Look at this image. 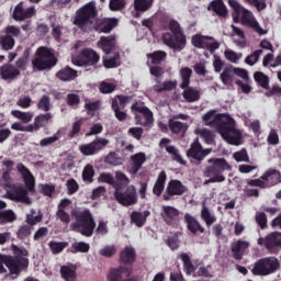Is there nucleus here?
I'll return each instance as SVG.
<instances>
[{
  "instance_id": "1",
  "label": "nucleus",
  "mask_w": 281,
  "mask_h": 281,
  "mask_svg": "<svg viewBox=\"0 0 281 281\" xmlns=\"http://www.w3.org/2000/svg\"><path fill=\"white\" fill-rule=\"evenodd\" d=\"M206 126H213L220 135L232 146L243 144V133L236 128V121L229 114H216V110H210L202 117Z\"/></svg>"
},
{
  "instance_id": "2",
  "label": "nucleus",
  "mask_w": 281,
  "mask_h": 281,
  "mask_svg": "<svg viewBox=\"0 0 281 281\" xmlns=\"http://www.w3.org/2000/svg\"><path fill=\"white\" fill-rule=\"evenodd\" d=\"M11 251L13 256L0 254V276L8 273L9 269L10 278L16 280L30 267V251L25 247H19L15 244L11 245Z\"/></svg>"
},
{
  "instance_id": "3",
  "label": "nucleus",
  "mask_w": 281,
  "mask_h": 281,
  "mask_svg": "<svg viewBox=\"0 0 281 281\" xmlns=\"http://www.w3.org/2000/svg\"><path fill=\"white\" fill-rule=\"evenodd\" d=\"M161 30H169L170 32H166L161 36V41L164 45L173 49V52H183L186 46L188 45V38L186 37V33H183V29L179 21L175 19H170L167 15H162L159 19Z\"/></svg>"
},
{
  "instance_id": "4",
  "label": "nucleus",
  "mask_w": 281,
  "mask_h": 281,
  "mask_svg": "<svg viewBox=\"0 0 281 281\" xmlns=\"http://www.w3.org/2000/svg\"><path fill=\"white\" fill-rule=\"evenodd\" d=\"M72 23L81 32H91L98 23V5L95 1H90L80 7L76 13Z\"/></svg>"
},
{
  "instance_id": "5",
  "label": "nucleus",
  "mask_w": 281,
  "mask_h": 281,
  "mask_svg": "<svg viewBox=\"0 0 281 281\" xmlns=\"http://www.w3.org/2000/svg\"><path fill=\"white\" fill-rule=\"evenodd\" d=\"M71 216L75 218V223L71 224L72 231L91 238L93 232L95 231V220H93V214L89 209L80 211V209H74L71 211Z\"/></svg>"
},
{
  "instance_id": "6",
  "label": "nucleus",
  "mask_w": 281,
  "mask_h": 281,
  "mask_svg": "<svg viewBox=\"0 0 281 281\" xmlns=\"http://www.w3.org/2000/svg\"><path fill=\"white\" fill-rule=\"evenodd\" d=\"M228 4L234 10V21H238L241 16L243 25H246V27H250L251 30H254V32L259 34V36H265V34H267V31H265L262 26H260L251 11L240 5V3H238V1L236 0H228Z\"/></svg>"
},
{
  "instance_id": "7",
  "label": "nucleus",
  "mask_w": 281,
  "mask_h": 281,
  "mask_svg": "<svg viewBox=\"0 0 281 281\" xmlns=\"http://www.w3.org/2000/svg\"><path fill=\"white\" fill-rule=\"evenodd\" d=\"M33 71H49L58 65V58L54 54V49L47 46H40L31 61Z\"/></svg>"
},
{
  "instance_id": "8",
  "label": "nucleus",
  "mask_w": 281,
  "mask_h": 281,
  "mask_svg": "<svg viewBox=\"0 0 281 281\" xmlns=\"http://www.w3.org/2000/svg\"><path fill=\"white\" fill-rule=\"evenodd\" d=\"M280 269V260L278 257H263L258 259L251 269L252 276L267 277L276 273Z\"/></svg>"
},
{
  "instance_id": "9",
  "label": "nucleus",
  "mask_w": 281,
  "mask_h": 281,
  "mask_svg": "<svg viewBox=\"0 0 281 281\" xmlns=\"http://www.w3.org/2000/svg\"><path fill=\"white\" fill-rule=\"evenodd\" d=\"M207 162L210 165L204 170V177H214L220 183H223L225 181L223 173L225 170H232L229 162L225 158H210Z\"/></svg>"
},
{
  "instance_id": "10",
  "label": "nucleus",
  "mask_w": 281,
  "mask_h": 281,
  "mask_svg": "<svg viewBox=\"0 0 281 281\" xmlns=\"http://www.w3.org/2000/svg\"><path fill=\"white\" fill-rule=\"evenodd\" d=\"M119 187L114 191V199L123 205V207H131V205H137V189L135 186Z\"/></svg>"
},
{
  "instance_id": "11",
  "label": "nucleus",
  "mask_w": 281,
  "mask_h": 281,
  "mask_svg": "<svg viewBox=\"0 0 281 281\" xmlns=\"http://www.w3.org/2000/svg\"><path fill=\"white\" fill-rule=\"evenodd\" d=\"M131 111L135 115V122L139 126H153V123L155 122V116L153 114V111L144 104V102H135L131 106ZM143 115V117L138 114Z\"/></svg>"
},
{
  "instance_id": "12",
  "label": "nucleus",
  "mask_w": 281,
  "mask_h": 281,
  "mask_svg": "<svg viewBox=\"0 0 281 281\" xmlns=\"http://www.w3.org/2000/svg\"><path fill=\"white\" fill-rule=\"evenodd\" d=\"M133 100V95L117 94L111 101V109L114 112V116L119 122H126L128 120V113H126V105Z\"/></svg>"
},
{
  "instance_id": "13",
  "label": "nucleus",
  "mask_w": 281,
  "mask_h": 281,
  "mask_svg": "<svg viewBox=\"0 0 281 281\" xmlns=\"http://www.w3.org/2000/svg\"><path fill=\"white\" fill-rule=\"evenodd\" d=\"M72 63L77 67H95L100 63V55L92 48H83L72 57Z\"/></svg>"
},
{
  "instance_id": "14",
  "label": "nucleus",
  "mask_w": 281,
  "mask_h": 281,
  "mask_svg": "<svg viewBox=\"0 0 281 281\" xmlns=\"http://www.w3.org/2000/svg\"><path fill=\"white\" fill-rule=\"evenodd\" d=\"M191 45L196 47V49H206L210 54H214V52L221 47V43H218L213 36L203 35L201 33L192 35Z\"/></svg>"
},
{
  "instance_id": "15",
  "label": "nucleus",
  "mask_w": 281,
  "mask_h": 281,
  "mask_svg": "<svg viewBox=\"0 0 281 281\" xmlns=\"http://www.w3.org/2000/svg\"><path fill=\"white\" fill-rule=\"evenodd\" d=\"M99 181L100 183H108L109 186H112L114 190L116 188H126V186L131 183V179H128V177L122 171H116L115 177L111 173L103 172L99 176Z\"/></svg>"
},
{
  "instance_id": "16",
  "label": "nucleus",
  "mask_w": 281,
  "mask_h": 281,
  "mask_svg": "<svg viewBox=\"0 0 281 281\" xmlns=\"http://www.w3.org/2000/svg\"><path fill=\"white\" fill-rule=\"evenodd\" d=\"M258 245L265 247L269 254H279L281 247V233L272 232L266 237H260L258 239Z\"/></svg>"
},
{
  "instance_id": "17",
  "label": "nucleus",
  "mask_w": 281,
  "mask_h": 281,
  "mask_svg": "<svg viewBox=\"0 0 281 281\" xmlns=\"http://www.w3.org/2000/svg\"><path fill=\"white\" fill-rule=\"evenodd\" d=\"M109 146V139L102 137H95L91 143L79 146V150L85 157H91L98 155L100 150H104Z\"/></svg>"
},
{
  "instance_id": "18",
  "label": "nucleus",
  "mask_w": 281,
  "mask_h": 281,
  "mask_svg": "<svg viewBox=\"0 0 281 281\" xmlns=\"http://www.w3.org/2000/svg\"><path fill=\"white\" fill-rule=\"evenodd\" d=\"M27 192L30 190L24 189L23 186H16L13 184L7 190V196L10 199V201H15L16 203H26V205H30L32 201L30 200V196H27Z\"/></svg>"
},
{
  "instance_id": "19",
  "label": "nucleus",
  "mask_w": 281,
  "mask_h": 281,
  "mask_svg": "<svg viewBox=\"0 0 281 281\" xmlns=\"http://www.w3.org/2000/svg\"><path fill=\"white\" fill-rule=\"evenodd\" d=\"M188 191V187L181 180H170L164 194V201H170L172 196H182Z\"/></svg>"
},
{
  "instance_id": "20",
  "label": "nucleus",
  "mask_w": 281,
  "mask_h": 281,
  "mask_svg": "<svg viewBox=\"0 0 281 281\" xmlns=\"http://www.w3.org/2000/svg\"><path fill=\"white\" fill-rule=\"evenodd\" d=\"M210 153H212V149H203V146H201V143H199V139H196L191 144L190 149L187 151V157L201 164V161H203V159H205Z\"/></svg>"
},
{
  "instance_id": "21",
  "label": "nucleus",
  "mask_w": 281,
  "mask_h": 281,
  "mask_svg": "<svg viewBox=\"0 0 281 281\" xmlns=\"http://www.w3.org/2000/svg\"><path fill=\"white\" fill-rule=\"evenodd\" d=\"M180 214L181 212L177 207L170 205H162V212L160 213V216L166 225L172 226L179 223Z\"/></svg>"
},
{
  "instance_id": "22",
  "label": "nucleus",
  "mask_w": 281,
  "mask_h": 281,
  "mask_svg": "<svg viewBox=\"0 0 281 281\" xmlns=\"http://www.w3.org/2000/svg\"><path fill=\"white\" fill-rule=\"evenodd\" d=\"M18 172L21 173V177L24 181V186L29 192H34L36 180L34 179V175H32V171L23 162H20L16 165Z\"/></svg>"
},
{
  "instance_id": "23",
  "label": "nucleus",
  "mask_w": 281,
  "mask_h": 281,
  "mask_svg": "<svg viewBox=\"0 0 281 281\" xmlns=\"http://www.w3.org/2000/svg\"><path fill=\"white\" fill-rule=\"evenodd\" d=\"M137 260V251L133 246H125L119 256L120 265H124L125 267H133L135 261Z\"/></svg>"
},
{
  "instance_id": "24",
  "label": "nucleus",
  "mask_w": 281,
  "mask_h": 281,
  "mask_svg": "<svg viewBox=\"0 0 281 281\" xmlns=\"http://www.w3.org/2000/svg\"><path fill=\"white\" fill-rule=\"evenodd\" d=\"M124 273H126V278H128L133 273V269L126 266H119L116 268H110L106 274L108 281H123Z\"/></svg>"
},
{
  "instance_id": "25",
  "label": "nucleus",
  "mask_w": 281,
  "mask_h": 281,
  "mask_svg": "<svg viewBox=\"0 0 281 281\" xmlns=\"http://www.w3.org/2000/svg\"><path fill=\"white\" fill-rule=\"evenodd\" d=\"M184 223L187 225L188 232L190 234L196 235V234H205V227L194 217V215L190 213L184 214Z\"/></svg>"
},
{
  "instance_id": "26",
  "label": "nucleus",
  "mask_w": 281,
  "mask_h": 281,
  "mask_svg": "<svg viewBox=\"0 0 281 281\" xmlns=\"http://www.w3.org/2000/svg\"><path fill=\"white\" fill-rule=\"evenodd\" d=\"M34 14H36V9L34 7L23 9V2L16 4L13 10L14 21H25L26 19H32Z\"/></svg>"
},
{
  "instance_id": "27",
  "label": "nucleus",
  "mask_w": 281,
  "mask_h": 281,
  "mask_svg": "<svg viewBox=\"0 0 281 281\" xmlns=\"http://www.w3.org/2000/svg\"><path fill=\"white\" fill-rule=\"evenodd\" d=\"M247 249H249V241L243 239H238L231 245V252L235 260H243V256H245Z\"/></svg>"
},
{
  "instance_id": "28",
  "label": "nucleus",
  "mask_w": 281,
  "mask_h": 281,
  "mask_svg": "<svg viewBox=\"0 0 281 281\" xmlns=\"http://www.w3.org/2000/svg\"><path fill=\"white\" fill-rule=\"evenodd\" d=\"M21 76V70L12 64H4L0 67V78L2 80H16Z\"/></svg>"
},
{
  "instance_id": "29",
  "label": "nucleus",
  "mask_w": 281,
  "mask_h": 281,
  "mask_svg": "<svg viewBox=\"0 0 281 281\" xmlns=\"http://www.w3.org/2000/svg\"><path fill=\"white\" fill-rule=\"evenodd\" d=\"M263 183L266 188H273V186H278L281 183V173L280 170L277 169H268L262 176Z\"/></svg>"
},
{
  "instance_id": "30",
  "label": "nucleus",
  "mask_w": 281,
  "mask_h": 281,
  "mask_svg": "<svg viewBox=\"0 0 281 281\" xmlns=\"http://www.w3.org/2000/svg\"><path fill=\"white\" fill-rule=\"evenodd\" d=\"M69 205H71V200L63 199L57 206L56 217L61 223H65V225H69V223H71V217L69 216V213L65 212V209L69 207Z\"/></svg>"
},
{
  "instance_id": "31",
  "label": "nucleus",
  "mask_w": 281,
  "mask_h": 281,
  "mask_svg": "<svg viewBox=\"0 0 281 281\" xmlns=\"http://www.w3.org/2000/svg\"><path fill=\"white\" fill-rule=\"evenodd\" d=\"M55 76L61 82H72V80H76V78H78V70L66 66L59 69Z\"/></svg>"
},
{
  "instance_id": "32",
  "label": "nucleus",
  "mask_w": 281,
  "mask_h": 281,
  "mask_svg": "<svg viewBox=\"0 0 281 281\" xmlns=\"http://www.w3.org/2000/svg\"><path fill=\"white\" fill-rule=\"evenodd\" d=\"M114 27H117V19L110 18L102 20L99 24L97 22L92 30H95V32H102L103 34H110V32H113Z\"/></svg>"
},
{
  "instance_id": "33",
  "label": "nucleus",
  "mask_w": 281,
  "mask_h": 281,
  "mask_svg": "<svg viewBox=\"0 0 281 281\" xmlns=\"http://www.w3.org/2000/svg\"><path fill=\"white\" fill-rule=\"evenodd\" d=\"M168 126L169 131L173 135H180V137H186V133H188V124L180 121H175V119L168 120Z\"/></svg>"
},
{
  "instance_id": "34",
  "label": "nucleus",
  "mask_w": 281,
  "mask_h": 281,
  "mask_svg": "<svg viewBox=\"0 0 281 281\" xmlns=\"http://www.w3.org/2000/svg\"><path fill=\"white\" fill-rule=\"evenodd\" d=\"M148 216H150V211H144L143 213L139 211H133L130 215V218L131 223L136 225V227H144Z\"/></svg>"
},
{
  "instance_id": "35",
  "label": "nucleus",
  "mask_w": 281,
  "mask_h": 281,
  "mask_svg": "<svg viewBox=\"0 0 281 281\" xmlns=\"http://www.w3.org/2000/svg\"><path fill=\"white\" fill-rule=\"evenodd\" d=\"M99 45L101 49L104 52V54H111V52H114L116 46L115 36H102L99 41Z\"/></svg>"
},
{
  "instance_id": "36",
  "label": "nucleus",
  "mask_w": 281,
  "mask_h": 281,
  "mask_svg": "<svg viewBox=\"0 0 281 281\" xmlns=\"http://www.w3.org/2000/svg\"><path fill=\"white\" fill-rule=\"evenodd\" d=\"M209 10H212L215 12L217 16H222V19H227V7L225 5V2L223 0H213L210 2Z\"/></svg>"
},
{
  "instance_id": "37",
  "label": "nucleus",
  "mask_w": 281,
  "mask_h": 281,
  "mask_svg": "<svg viewBox=\"0 0 281 281\" xmlns=\"http://www.w3.org/2000/svg\"><path fill=\"white\" fill-rule=\"evenodd\" d=\"M166 179H168L166 171H160L153 188V194H155V196H161L164 193V189L166 188Z\"/></svg>"
},
{
  "instance_id": "38",
  "label": "nucleus",
  "mask_w": 281,
  "mask_h": 281,
  "mask_svg": "<svg viewBox=\"0 0 281 281\" xmlns=\"http://www.w3.org/2000/svg\"><path fill=\"white\" fill-rule=\"evenodd\" d=\"M59 273L65 281H76L78 274L76 273V267L74 266H61Z\"/></svg>"
},
{
  "instance_id": "39",
  "label": "nucleus",
  "mask_w": 281,
  "mask_h": 281,
  "mask_svg": "<svg viewBox=\"0 0 281 281\" xmlns=\"http://www.w3.org/2000/svg\"><path fill=\"white\" fill-rule=\"evenodd\" d=\"M155 0H134V10L136 11V18H139V12H148Z\"/></svg>"
},
{
  "instance_id": "40",
  "label": "nucleus",
  "mask_w": 281,
  "mask_h": 281,
  "mask_svg": "<svg viewBox=\"0 0 281 281\" xmlns=\"http://www.w3.org/2000/svg\"><path fill=\"white\" fill-rule=\"evenodd\" d=\"M182 98L186 102H199V100H201V92L189 86L188 88H184Z\"/></svg>"
},
{
  "instance_id": "41",
  "label": "nucleus",
  "mask_w": 281,
  "mask_h": 281,
  "mask_svg": "<svg viewBox=\"0 0 281 281\" xmlns=\"http://www.w3.org/2000/svg\"><path fill=\"white\" fill-rule=\"evenodd\" d=\"M201 218L204 221L206 227H212L216 223V216L210 212V209L205 206V202L202 204Z\"/></svg>"
},
{
  "instance_id": "42",
  "label": "nucleus",
  "mask_w": 281,
  "mask_h": 281,
  "mask_svg": "<svg viewBox=\"0 0 281 281\" xmlns=\"http://www.w3.org/2000/svg\"><path fill=\"white\" fill-rule=\"evenodd\" d=\"M180 258L183 262V271L187 276H192L194 271H196V268H194V263H192V259H190V255L182 252L180 255Z\"/></svg>"
},
{
  "instance_id": "43",
  "label": "nucleus",
  "mask_w": 281,
  "mask_h": 281,
  "mask_svg": "<svg viewBox=\"0 0 281 281\" xmlns=\"http://www.w3.org/2000/svg\"><path fill=\"white\" fill-rule=\"evenodd\" d=\"M0 45L3 52H12L16 45V41L10 35H2L0 36Z\"/></svg>"
},
{
  "instance_id": "44",
  "label": "nucleus",
  "mask_w": 281,
  "mask_h": 281,
  "mask_svg": "<svg viewBox=\"0 0 281 281\" xmlns=\"http://www.w3.org/2000/svg\"><path fill=\"white\" fill-rule=\"evenodd\" d=\"M52 113L47 112L45 114H40L35 116L34 122H35V128H45L49 122H52Z\"/></svg>"
},
{
  "instance_id": "45",
  "label": "nucleus",
  "mask_w": 281,
  "mask_h": 281,
  "mask_svg": "<svg viewBox=\"0 0 281 281\" xmlns=\"http://www.w3.org/2000/svg\"><path fill=\"white\" fill-rule=\"evenodd\" d=\"M48 247L55 256L58 254H63L67 247H69V243L67 241H49Z\"/></svg>"
},
{
  "instance_id": "46",
  "label": "nucleus",
  "mask_w": 281,
  "mask_h": 281,
  "mask_svg": "<svg viewBox=\"0 0 281 281\" xmlns=\"http://www.w3.org/2000/svg\"><path fill=\"white\" fill-rule=\"evenodd\" d=\"M166 151L172 156L173 161H177V164H180L181 166H187V161L181 157V154H179V149L177 147L169 145L166 146Z\"/></svg>"
},
{
  "instance_id": "47",
  "label": "nucleus",
  "mask_w": 281,
  "mask_h": 281,
  "mask_svg": "<svg viewBox=\"0 0 281 281\" xmlns=\"http://www.w3.org/2000/svg\"><path fill=\"white\" fill-rule=\"evenodd\" d=\"M180 76L182 80L180 88L188 89L190 87V79L192 78V70L188 67L181 68Z\"/></svg>"
},
{
  "instance_id": "48",
  "label": "nucleus",
  "mask_w": 281,
  "mask_h": 281,
  "mask_svg": "<svg viewBox=\"0 0 281 281\" xmlns=\"http://www.w3.org/2000/svg\"><path fill=\"white\" fill-rule=\"evenodd\" d=\"M153 65H161L166 58H168V53L164 50H156L151 54H148Z\"/></svg>"
},
{
  "instance_id": "49",
  "label": "nucleus",
  "mask_w": 281,
  "mask_h": 281,
  "mask_svg": "<svg viewBox=\"0 0 281 281\" xmlns=\"http://www.w3.org/2000/svg\"><path fill=\"white\" fill-rule=\"evenodd\" d=\"M27 60H30V49H25L23 55L15 61V69L25 71L27 69Z\"/></svg>"
},
{
  "instance_id": "50",
  "label": "nucleus",
  "mask_w": 281,
  "mask_h": 281,
  "mask_svg": "<svg viewBox=\"0 0 281 281\" xmlns=\"http://www.w3.org/2000/svg\"><path fill=\"white\" fill-rule=\"evenodd\" d=\"M254 78L257 85H259V87L269 90V76L265 75L261 71H257L255 72Z\"/></svg>"
},
{
  "instance_id": "51",
  "label": "nucleus",
  "mask_w": 281,
  "mask_h": 281,
  "mask_svg": "<svg viewBox=\"0 0 281 281\" xmlns=\"http://www.w3.org/2000/svg\"><path fill=\"white\" fill-rule=\"evenodd\" d=\"M153 89L157 93H161V91H172L177 89V81H165L161 85H155Z\"/></svg>"
},
{
  "instance_id": "52",
  "label": "nucleus",
  "mask_w": 281,
  "mask_h": 281,
  "mask_svg": "<svg viewBox=\"0 0 281 281\" xmlns=\"http://www.w3.org/2000/svg\"><path fill=\"white\" fill-rule=\"evenodd\" d=\"M93 177H95V169H93V165H86L82 170V180L88 181V183H93Z\"/></svg>"
},
{
  "instance_id": "53",
  "label": "nucleus",
  "mask_w": 281,
  "mask_h": 281,
  "mask_svg": "<svg viewBox=\"0 0 281 281\" xmlns=\"http://www.w3.org/2000/svg\"><path fill=\"white\" fill-rule=\"evenodd\" d=\"M11 115H13V117H16V120H21V122H23V124H29V122H32V119L34 117V115L30 112H21L19 110H13L11 112Z\"/></svg>"
},
{
  "instance_id": "54",
  "label": "nucleus",
  "mask_w": 281,
  "mask_h": 281,
  "mask_svg": "<svg viewBox=\"0 0 281 281\" xmlns=\"http://www.w3.org/2000/svg\"><path fill=\"white\" fill-rule=\"evenodd\" d=\"M234 76H235L234 68L228 67L223 70L220 78H221L223 85H232V82H234Z\"/></svg>"
},
{
  "instance_id": "55",
  "label": "nucleus",
  "mask_w": 281,
  "mask_h": 281,
  "mask_svg": "<svg viewBox=\"0 0 281 281\" xmlns=\"http://www.w3.org/2000/svg\"><path fill=\"white\" fill-rule=\"evenodd\" d=\"M103 66L105 69H115V67H120V53H114L112 57L103 59Z\"/></svg>"
},
{
  "instance_id": "56",
  "label": "nucleus",
  "mask_w": 281,
  "mask_h": 281,
  "mask_svg": "<svg viewBox=\"0 0 281 281\" xmlns=\"http://www.w3.org/2000/svg\"><path fill=\"white\" fill-rule=\"evenodd\" d=\"M37 109L40 111H45V113H47L48 111L52 110V99L49 98V95L44 94L38 103H37Z\"/></svg>"
},
{
  "instance_id": "57",
  "label": "nucleus",
  "mask_w": 281,
  "mask_h": 281,
  "mask_svg": "<svg viewBox=\"0 0 281 281\" xmlns=\"http://www.w3.org/2000/svg\"><path fill=\"white\" fill-rule=\"evenodd\" d=\"M109 9L111 12H122V10H126V0H110Z\"/></svg>"
},
{
  "instance_id": "58",
  "label": "nucleus",
  "mask_w": 281,
  "mask_h": 281,
  "mask_svg": "<svg viewBox=\"0 0 281 281\" xmlns=\"http://www.w3.org/2000/svg\"><path fill=\"white\" fill-rule=\"evenodd\" d=\"M30 236H32V227L30 225L25 224L19 227L16 232V238H19V240H25L30 238Z\"/></svg>"
},
{
  "instance_id": "59",
  "label": "nucleus",
  "mask_w": 281,
  "mask_h": 281,
  "mask_svg": "<svg viewBox=\"0 0 281 281\" xmlns=\"http://www.w3.org/2000/svg\"><path fill=\"white\" fill-rule=\"evenodd\" d=\"M72 254H89L91 246L85 241H76L72 244Z\"/></svg>"
},
{
  "instance_id": "60",
  "label": "nucleus",
  "mask_w": 281,
  "mask_h": 281,
  "mask_svg": "<svg viewBox=\"0 0 281 281\" xmlns=\"http://www.w3.org/2000/svg\"><path fill=\"white\" fill-rule=\"evenodd\" d=\"M0 221H2V223H14V221H16V213L12 210L1 211Z\"/></svg>"
},
{
  "instance_id": "61",
  "label": "nucleus",
  "mask_w": 281,
  "mask_h": 281,
  "mask_svg": "<svg viewBox=\"0 0 281 281\" xmlns=\"http://www.w3.org/2000/svg\"><path fill=\"white\" fill-rule=\"evenodd\" d=\"M260 56H262V49H257L252 54L248 55L245 58L246 65H249L250 67H254L255 64L260 60Z\"/></svg>"
},
{
  "instance_id": "62",
  "label": "nucleus",
  "mask_w": 281,
  "mask_h": 281,
  "mask_svg": "<svg viewBox=\"0 0 281 281\" xmlns=\"http://www.w3.org/2000/svg\"><path fill=\"white\" fill-rule=\"evenodd\" d=\"M131 161H132V165L138 166V168H142V166L146 164V154L140 151L135 155H132Z\"/></svg>"
},
{
  "instance_id": "63",
  "label": "nucleus",
  "mask_w": 281,
  "mask_h": 281,
  "mask_svg": "<svg viewBox=\"0 0 281 281\" xmlns=\"http://www.w3.org/2000/svg\"><path fill=\"white\" fill-rule=\"evenodd\" d=\"M235 161H237L238 164L240 162H246V164H249V154H247V149L246 148H243L241 150L239 151H236L234 155H233Z\"/></svg>"
},
{
  "instance_id": "64",
  "label": "nucleus",
  "mask_w": 281,
  "mask_h": 281,
  "mask_svg": "<svg viewBox=\"0 0 281 281\" xmlns=\"http://www.w3.org/2000/svg\"><path fill=\"white\" fill-rule=\"evenodd\" d=\"M117 89V86L115 83L103 81L99 86V91L101 93H113Z\"/></svg>"
}]
</instances>
